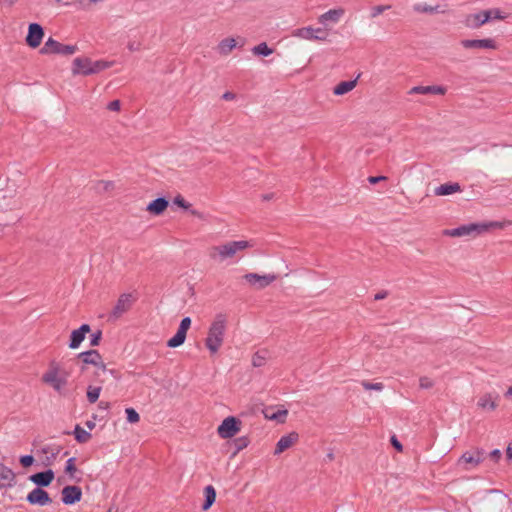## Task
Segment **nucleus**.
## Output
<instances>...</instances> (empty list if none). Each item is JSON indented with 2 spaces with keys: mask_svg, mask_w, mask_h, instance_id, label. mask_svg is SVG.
<instances>
[{
  "mask_svg": "<svg viewBox=\"0 0 512 512\" xmlns=\"http://www.w3.org/2000/svg\"><path fill=\"white\" fill-rule=\"evenodd\" d=\"M250 246L248 241H228L223 244L211 246L208 249V255L211 260L217 263H223L234 259L237 254Z\"/></svg>",
  "mask_w": 512,
  "mask_h": 512,
  "instance_id": "f257e3e1",
  "label": "nucleus"
},
{
  "mask_svg": "<svg viewBox=\"0 0 512 512\" xmlns=\"http://www.w3.org/2000/svg\"><path fill=\"white\" fill-rule=\"evenodd\" d=\"M226 325V316L217 314L209 327L205 345L212 354L217 353L223 344Z\"/></svg>",
  "mask_w": 512,
  "mask_h": 512,
  "instance_id": "f03ea898",
  "label": "nucleus"
},
{
  "mask_svg": "<svg viewBox=\"0 0 512 512\" xmlns=\"http://www.w3.org/2000/svg\"><path fill=\"white\" fill-rule=\"evenodd\" d=\"M498 222L470 223L453 229H446L443 234L450 237H476L487 232L490 228L500 227Z\"/></svg>",
  "mask_w": 512,
  "mask_h": 512,
  "instance_id": "7ed1b4c3",
  "label": "nucleus"
},
{
  "mask_svg": "<svg viewBox=\"0 0 512 512\" xmlns=\"http://www.w3.org/2000/svg\"><path fill=\"white\" fill-rule=\"evenodd\" d=\"M135 302V297L131 293H123L119 296L116 304L111 309V311L107 315L108 322H116L119 320L125 313H127L133 303Z\"/></svg>",
  "mask_w": 512,
  "mask_h": 512,
  "instance_id": "20e7f679",
  "label": "nucleus"
},
{
  "mask_svg": "<svg viewBox=\"0 0 512 512\" xmlns=\"http://www.w3.org/2000/svg\"><path fill=\"white\" fill-rule=\"evenodd\" d=\"M42 381L60 392L67 385V377L61 374L58 364L52 362L49 369L43 374Z\"/></svg>",
  "mask_w": 512,
  "mask_h": 512,
  "instance_id": "39448f33",
  "label": "nucleus"
},
{
  "mask_svg": "<svg viewBox=\"0 0 512 512\" xmlns=\"http://www.w3.org/2000/svg\"><path fill=\"white\" fill-rule=\"evenodd\" d=\"M78 51V47L76 45H66L62 44L52 37L48 38L47 41L44 43L42 48L40 49V54L42 55H51V54H58V55H64L69 56L73 55Z\"/></svg>",
  "mask_w": 512,
  "mask_h": 512,
  "instance_id": "423d86ee",
  "label": "nucleus"
},
{
  "mask_svg": "<svg viewBox=\"0 0 512 512\" xmlns=\"http://www.w3.org/2000/svg\"><path fill=\"white\" fill-rule=\"evenodd\" d=\"M241 429V421L236 417L225 418L217 428L218 435L223 439L232 438Z\"/></svg>",
  "mask_w": 512,
  "mask_h": 512,
  "instance_id": "0eeeda50",
  "label": "nucleus"
},
{
  "mask_svg": "<svg viewBox=\"0 0 512 512\" xmlns=\"http://www.w3.org/2000/svg\"><path fill=\"white\" fill-rule=\"evenodd\" d=\"M294 36L310 41H325L328 33L323 28H313L311 26L299 28L294 32Z\"/></svg>",
  "mask_w": 512,
  "mask_h": 512,
  "instance_id": "6e6552de",
  "label": "nucleus"
},
{
  "mask_svg": "<svg viewBox=\"0 0 512 512\" xmlns=\"http://www.w3.org/2000/svg\"><path fill=\"white\" fill-rule=\"evenodd\" d=\"M277 276L274 274L259 275L257 273H247L244 279L255 289L260 290L276 280Z\"/></svg>",
  "mask_w": 512,
  "mask_h": 512,
  "instance_id": "1a4fd4ad",
  "label": "nucleus"
},
{
  "mask_svg": "<svg viewBox=\"0 0 512 512\" xmlns=\"http://www.w3.org/2000/svg\"><path fill=\"white\" fill-rule=\"evenodd\" d=\"M44 37V30L38 23H31L28 27V34L26 36V43L30 48H37L40 46Z\"/></svg>",
  "mask_w": 512,
  "mask_h": 512,
  "instance_id": "9d476101",
  "label": "nucleus"
},
{
  "mask_svg": "<svg viewBox=\"0 0 512 512\" xmlns=\"http://www.w3.org/2000/svg\"><path fill=\"white\" fill-rule=\"evenodd\" d=\"M484 460V452L477 450L473 453L466 452L460 459L459 464L464 465L465 470H470L471 467H475Z\"/></svg>",
  "mask_w": 512,
  "mask_h": 512,
  "instance_id": "9b49d317",
  "label": "nucleus"
},
{
  "mask_svg": "<svg viewBox=\"0 0 512 512\" xmlns=\"http://www.w3.org/2000/svg\"><path fill=\"white\" fill-rule=\"evenodd\" d=\"M61 495L62 502L66 505H71L81 500L82 490L78 486L69 485L62 489Z\"/></svg>",
  "mask_w": 512,
  "mask_h": 512,
  "instance_id": "f8f14e48",
  "label": "nucleus"
},
{
  "mask_svg": "<svg viewBox=\"0 0 512 512\" xmlns=\"http://www.w3.org/2000/svg\"><path fill=\"white\" fill-rule=\"evenodd\" d=\"M461 45L466 49H496V43L493 39H465Z\"/></svg>",
  "mask_w": 512,
  "mask_h": 512,
  "instance_id": "ddd939ff",
  "label": "nucleus"
},
{
  "mask_svg": "<svg viewBox=\"0 0 512 512\" xmlns=\"http://www.w3.org/2000/svg\"><path fill=\"white\" fill-rule=\"evenodd\" d=\"M299 440V434L297 432H291L287 435L282 436L276 444L274 455H279L291 448Z\"/></svg>",
  "mask_w": 512,
  "mask_h": 512,
  "instance_id": "4468645a",
  "label": "nucleus"
},
{
  "mask_svg": "<svg viewBox=\"0 0 512 512\" xmlns=\"http://www.w3.org/2000/svg\"><path fill=\"white\" fill-rule=\"evenodd\" d=\"M72 73L92 75V60L87 57H77L73 60Z\"/></svg>",
  "mask_w": 512,
  "mask_h": 512,
  "instance_id": "2eb2a0df",
  "label": "nucleus"
},
{
  "mask_svg": "<svg viewBox=\"0 0 512 512\" xmlns=\"http://www.w3.org/2000/svg\"><path fill=\"white\" fill-rule=\"evenodd\" d=\"M27 501L30 504H37L40 506L48 505L52 502L51 498L49 497V494L41 489L40 487L33 489L28 495H27Z\"/></svg>",
  "mask_w": 512,
  "mask_h": 512,
  "instance_id": "dca6fc26",
  "label": "nucleus"
},
{
  "mask_svg": "<svg viewBox=\"0 0 512 512\" xmlns=\"http://www.w3.org/2000/svg\"><path fill=\"white\" fill-rule=\"evenodd\" d=\"M488 23V18L485 15L484 10L477 13L469 14L465 17L464 24L470 29H477Z\"/></svg>",
  "mask_w": 512,
  "mask_h": 512,
  "instance_id": "f3484780",
  "label": "nucleus"
},
{
  "mask_svg": "<svg viewBox=\"0 0 512 512\" xmlns=\"http://www.w3.org/2000/svg\"><path fill=\"white\" fill-rule=\"evenodd\" d=\"M90 331L88 324H83L80 328L73 330L70 336L69 348L76 349L80 346L82 341L85 339L86 333Z\"/></svg>",
  "mask_w": 512,
  "mask_h": 512,
  "instance_id": "a211bd4d",
  "label": "nucleus"
},
{
  "mask_svg": "<svg viewBox=\"0 0 512 512\" xmlns=\"http://www.w3.org/2000/svg\"><path fill=\"white\" fill-rule=\"evenodd\" d=\"M15 485V474L14 472L0 463V489L13 487Z\"/></svg>",
  "mask_w": 512,
  "mask_h": 512,
  "instance_id": "6ab92c4d",
  "label": "nucleus"
},
{
  "mask_svg": "<svg viewBox=\"0 0 512 512\" xmlns=\"http://www.w3.org/2000/svg\"><path fill=\"white\" fill-rule=\"evenodd\" d=\"M30 481H32L34 484L45 487L48 486L54 479V472L52 470H47L44 472H39L36 474H33L29 477Z\"/></svg>",
  "mask_w": 512,
  "mask_h": 512,
  "instance_id": "aec40b11",
  "label": "nucleus"
},
{
  "mask_svg": "<svg viewBox=\"0 0 512 512\" xmlns=\"http://www.w3.org/2000/svg\"><path fill=\"white\" fill-rule=\"evenodd\" d=\"M344 13H345V11L342 8L331 9V10L323 13L322 15H320L318 18V21H319V23L324 24V25L327 22L338 23L340 21V19L342 18V16L344 15Z\"/></svg>",
  "mask_w": 512,
  "mask_h": 512,
  "instance_id": "412c9836",
  "label": "nucleus"
},
{
  "mask_svg": "<svg viewBox=\"0 0 512 512\" xmlns=\"http://www.w3.org/2000/svg\"><path fill=\"white\" fill-rule=\"evenodd\" d=\"M409 94H437L444 95L446 93V88L443 86H415L412 87Z\"/></svg>",
  "mask_w": 512,
  "mask_h": 512,
  "instance_id": "4be33fe9",
  "label": "nucleus"
},
{
  "mask_svg": "<svg viewBox=\"0 0 512 512\" xmlns=\"http://www.w3.org/2000/svg\"><path fill=\"white\" fill-rule=\"evenodd\" d=\"M461 191H462V189H461V186L459 185V183L449 182V183H445V184H442V185L436 187L434 189V194L436 196H446V195H451V194L458 193Z\"/></svg>",
  "mask_w": 512,
  "mask_h": 512,
  "instance_id": "5701e85b",
  "label": "nucleus"
},
{
  "mask_svg": "<svg viewBox=\"0 0 512 512\" xmlns=\"http://www.w3.org/2000/svg\"><path fill=\"white\" fill-rule=\"evenodd\" d=\"M168 205L169 202L165 198L159 197L150 202L146 210L153 215H160L166 210Z\"/></svg>",
  "mask_w": 512,
  "mask_h": 512,
  "instance_id": "b1692460",
  "label": "nucleus"
},
{
  "mask_svg": "<svg viewBox=\"0 0 512 512\" xmlns=\"http://www.w3.org/2000/svg\"><path fill=\"white\" fill-rule=\"evenodd\" d=\"M83 363L98 366L101 364V355L97 350H89L78 354Z\"/></svg>",
  "mask_w": 512,
  "mask_h": 512,
  "instance_id": "393cba45",
  "label": "nucleus"
},
{
  "mask_svg": "<svg viewBox=\"0 0 512 512\" xmlns=\"http://www.w3.org/2000/svg\"><path fill=\"white\" fill-rule=\"evenodd\" d=\"M414 11L418 13H444L446 11L445 7L437 4V5H428L426 3H417L413 6Z\"/></svg>",
  "mask_w": 512,
  "mask_h": 512,
  "instance_id": "a878e982",
  "label": "nucleus"
},
{
  "mask_svg": "<svg viewBox=\"0 0 512 512\" xmlns=\"http://www.w3.org/2000/svg\"><path fill=\"white\" fill-rule=\"evenodd\" d=\"M204 497L205 501L202 505V510L207 511L216 500V490L212 485H208L204 488Z\"/></svg>",
  "mask_w": 512,
  "mask_h": 512,
  "instance_id": "bb28decb",
  "label": "nucleus"
},
{
  "mask_svg": "<svg viewBox=\"0 0 512 512\" xmlns=\"http://www.w3.org/2000/svg\"><path fill=\"white\" fill-rule=\"evenodd\" d=\"M356 84H357V79L350 80V81H342L334 87L333 93L335 95H344V94L350 92L351 90H353L355 88Z\"/></svg>",
  "mask_w": 512,
  "mask_h": 512,
  "instance_id": "cd10ccee",
  "label": "nucleus"
},
{
  "mask_svg": "<svg viewBox=\"0 0 512 512\" xmlns=\"http://www.w3.org/2000/svg\"><path fill=\"white\" fill-rule=\"evenodd\" d=\"M496 397H493L491 394H485L481 396L478 400V406L484 410H493L496 407Z\"/></svg>",
  "mask_w": 512,
  "mask_h": 512,
  "instance_id": "c85d7f7f",
  "label": "nucleus"
},
{
  "mask_svg": "<svg viewBox=\"0 0 512 512\" xmlns=\"http://www.w3.org/2000/svg\"><path fill=\"white\" fill-rule=\"evenodd\" d=\"M236 47V41L234 38L223 39L219 45L218 50L220 54L228 55Z\"/></svg>",
  "mask_w": 512,
  "mask_h": 512,
  "instance_id": "c756f323",
  "label": "nucleus"
},
{
  "mask_svg": "<svg viewBox=\"0 0 512 512\" xmlns=\"http://www.w3.org/2000/svg\"><path fill=\"white\" fill-rule=\"evenodd\" d=\"M186 334L187 333H185L184 331L178 329L176 334L171 339L168 340L167 346L170 348H176L181 346L185 342Z\"/></svg>",
  "mask_w": 512,
  "mask_h": 512,
  "instance_id": "7c9ffc66",
  "label": "nucleus"
},
{
  "mask_svg": "<svg viewBox=\"0 0 512 512\" xmlns=\"http://www.w3.org/2000/svg\"><path fill=\"white\" fill-rule=\"evenodd\" d=\"M41 452L46 455V460L51 463L59 454L60 447L53 445H45L41 448Z\"/></svg>",
  "mask_w": 512,
  "mask_h": 512,
  "instance_id": "2f4dec72",
  "label": "nucleus"
},
{
  "mask_svg": "<svg viewBox=\"0 0 512 512\" xmlns=\"http://www.w3.org/2000/svg\"><path fill=\"white\" fill-rule=\"evenodd\" d=\"M288 411L286 409L277 410L275 412L270 413V409H267L265 412V417L270 420H275L277 422L283 423L285 422Z\"/></svg>",
  "mask_w": 512,
  "mask_h": 512,
  "instance_id": "473e14b6",
  "label": "nucleus"
},
{
  "mask_svg": "<svg viewBox=\"0 0 512 512\" xmlns=\"http://www.w3.org/2000/svg\"><path fill=\"white\" fill-rule=\"evenodd\" d=\"M73 434L79 443H86L91 439V434L80 425H76Z\"/></svg>",
  "mask_w": 512,
  "mask_h": 512,
  "instance_id": "72a5a7b5",
  "label": "nucleus"
},
{
  "mask_svg": "<svg viewBox=\"0 0 512 512\" xmlns=\"http://www.w3.org/2000/svg\"><path fill=\"white\" fill-rule=\"evenodd\" d=\"M252 52L258 56H269L273 53V50L268 47L265 42H262L252 49Z\"/></svg>",
  "mask_w": 512,
  "mask_h": 512,
  "instance_id": "f704fd0d",
  "label": "nucleus"
},
{
  "mask_svg": "<svg viewBox=\"0 0 512 512\" xmlns=\"http://www.w3.org/2000/svg\"><path fill=\"white\" fill-rule=\"evenodd\" d=\"M100 392H101L100 386H89L87 388V400L90 403H95L100 396Z\"/></svg>",
  "mask_w": 512,
  "mask_h": 512,
  "instance_id": "c9c22d12",
  "label": "nucleus"
},
{
  "mask_svg": "<svg viewBox=\"0 0 512 512\" xmlns=\"http://www.w3.org/2000/svg\"><path fill=\"white\" fill-rule=\"evenodd\" d=\"M112 66V62L98 60L92 61V74H97Z\"/></svg>",
  "mask_w": 512,
  "mask_h": 512,
  "instance_id": "e433bc0d",
  "label": "nucleus"
},
{
  "mask_svg": "<svg viewBox=\"0 0 512 512\" xmlns=\"http://www.w3.org/2000/svg\"><path fill=\"white\" fill-rule=\"evenodd\" d=\"M485 15L488 18V22L496 19H504L506 18V15H503V13L499 9H488L484 10Z\"/></svg>",
  "mask_w": 512,
  "mask_h": 512,
  "instance_id": "4c0bfd02",
  "label": "nucleus"
},
{
  "mask_svg": "<svg viewBox=\"0 0 512 512\" xmlns=\"http://www.w3.org/2000/svg\"><path fill=\"white\" fill-rule=\"evenodd\" d=\"M125 412H126V415H127V421L129 423H137V422H139L140 416H139L138 412L135 409L127 408L125 410Z\"/></svg>",
  "mask_w": 512,
  "mask_h": 512,
  "instance_id": "58836bf2",
  "label": "nucleus"
},
{
  "mask_svg": "<svg viewBox=\"0 0 512 512\" xmlns=\"http://www.w3.org/2000/svg\"><path fill=\"white\" fill-rule=\"evenodd\" d=\"M75 466V458H69L66 462L65 472L70 475L71 478L74 477V473L76 472Z\"/></svg>",
  "mask_w": 512,
  "mask_h": 512,
  "instance_id": "ea45409f",
  "label": "nucleus"
},
{
  "mask_svg": "<svg viewBox=\"0 0 512 512\" xmlns=\"http://www.w3.org/2000/svg\"><path fill=\"white\" fill-rule=\"evenodd\" d=\"M390 8H391V5H378V6H374L371 9V17L375 18L378 15L382 14L383 12H385L386 10H389Z\"/></svg>",
  "mask_w": 512,
  "mask_h": 512,
  "instance_id": "a19ab883",
  "label": "nucleus"
},
{
  "mask_svg": "<svg viewBox=\"0 0 512 512\" xmlns=\"http://www.w3.org/2000/svg\"><path fill=\"white\" fill-rule=\"evenodd\" d=\"M362 386L366 389V390H376V391H382L383 388H384V385L380 382L378 383H370L368 381H362Z\"/></svg>",
  "mask_w": 512,
  "mask_h": 512,
  "instance_id": "79ce46f5",
  "label": "nucleus"
},
{
  "mask_svg": "<svg viewBox=\"0 0 512 512\" xmlns=\"http://www.w3.org/2000/svg\"><path fill=\"white\" fill-rule=\"evenodd\" d=\"M173 203L183 209H189L191 206L181 195L176 196Z\"/></svg>",
  "mask_w": 512,
  "mask_h": 512,
  "instance_id": "37998d69",
  "label": "nucleus"
},
{
  "mask_svg": "<svg viewBox=\"0 0 512 512\" xmlns=\"http://www.w3.org/2000/svg\"><path fill=\"white\" fill-rule=\"evenodd\" d=\"M419 385L422 389H429L433 387L434 383L430 378L424 376L419 379Z\"/></svg>",
  "mask_w": 512,
  "mask_h": 512,
  "instance_id": "c03bdc74",
  "label": "nucleus"
},
{
  "mask_svg": "<svg viewBox=\"0 0 512 512\" xmlns=\"http://www.w3.org/2000/svg\"><path fill=\"white\" fill-rule=\"evenodd\" d=\"M190 326H191V319H190V317H185V318H183L181 320L178 329L184 331L185 333H187V331L190 328Z\"/></svg>",
  "mask_w": 512,
  "mask_h": 512,
  "instance_id": "a18cd8bd",
  "label": "nucleus"
},
{
  "mask_svg": "<svg viewBox=\"0 0 512 512\" xmlns=\"http://www.w3.org/2000/svg\"><path fill=\"white\" fill-rule=\"evenodd\" d=\"M265 356L261 355L259 352L253 356L252 363L255 367H260L264 364Z\"/></svg>",
  "mask_w": 512,
  "mask_h": 512,
  "instance_id": "49530a36",
  "label": "nucleus"
},
{
  "mask_svg": "<svg viewBox=\"0 0 512 512\" xmlns=\"http://www.w3.org/2000/svg\"><path fill=\"white\" fill-rule=\"evenodd\" d=\"M34 458L31 455H24L20 457V463L23 467H29L33 464Z\"/></svg>",
  "mask_w": 512,
  "mask_h": 512,
  "instance_id": "de8ad7c7",
  "label": "nucleus"
},
{
  "mask_svg": "<svg viewBox=\"0 0 512 512\" xmlns=\"http://www.w3.org/2000/svg\"><path fill=\"white\" fill-rule=\"evenodd\" d=\"M102 337L101 331H97L91 335L90 344L91 346H97L100 343Z\"/></svg>",
  "mask_w": 512,
  "mask_h": 512,
  "instance_id": "09e8293b",
  "label": "nucleus"
},
{
  "mask_svg": "<svg viewBox=\"0 0 512 512\" xmlns=\"http://www.w3.org/2000/svg\"><path fill=\"white\" fill-rule=\"evenodd\" d=\"M235 445L237 447V451H240L242 449H244L245 447H247L248 445V440L246 437H241V438H238L236 439L235 441Z\"/></svg>",
  "mask_w": 512,
  "mask_h": 512,
  "instance_id": "8fccbe9b",
  "label": "nucleus"
},
{
  "mask_svg": "<svg viewBox=\"0 0 512 512\" xmlns=\"http://www.w3.org/2000/svg\"><path fill=\"white\" fill-rule=\"evenodd\" d=\"M120 107H121V104H120L119 100H114V101L110 102L107 106V108L111 111H119Z\"/></svg>",
  "mask_w": 512,
  "mask_h": 512,
  "instance_id": "3c124183",
  "label": "nucleus"
},
{
  "mask_svg": "<svg viewBox=\"0 0 512 512\" xmlns=\"http://www.w3.org/2000/svg\"><path fill=\"white\" fill-rule=\"evenodd\" d=\"M386 179L387 178L385 176H370V177H368V182L370 184H376V183H378L380 181H384Z\"/></svg>",
  "mask_w": 512,
  "mask_h": 512,
  "instance_id": "603ef678",
  "label": "nucleus"
},
{
  "mask_svg": "<svg viewBox=\"0 0 512 512\" xmlns=\"http://www.w3.org/2000/svg\"><path fill=\"white\" fill-rule=\"evenodd\" d=\"M391 444L395 449H397L399 452L403 450L402 444L398 441V439L395 436L391 437Z\"/></svg>",
  "mask_w": 512,
  "mask_h": 512,
  "instance_id": "864d4df0",
  "label": "nucleus"
},
{
  "mask_svg": "<svg viewBox=\"0 0 512 512\" xmlns=\"http://www.w3.org/2000/svg\"><path fill=\"white\" fill-rule=\"evenodd\" d=\"M235 97H236V96H235V94H234V93H232V92H225V93L223 94V96H222V98H223L224 100H227V101L234 100V99H235Z\"/></svg>",
  "mask_w": 512,
  "mask_h": 512,
  "instance_id": "5fc2aeb1",
  "label": "nucleus"
},
{
  "mask_svg": "<svg viewBox=\"0 0 512 512\" xmlns=\"http://www.w3.org/2000/svg\"><path fill=\"white\" fill-rule=\"evenodd\" d=\"M387 295H388L387 291H381V292L375 294L374 299L375 300H382V299L386 298Z\"/></svg>",
  "mask_w": 512,
  "mask_h": 512,
  "instance_id": "6e6d98bb",
  "label": "nucleus"
},
{
  "mask_svg": "<svg viewBox=\"0 0 512 512\" xmlns=\"http://www.w3.org/2000/svg\"><path fill=\"white\" fill-rule=\"evenodd\" d=\"M139 46H140V45H139V43H137V42H134V41H133V42H129V44H128V49H129L130 51H136V50H138V49H139Z\"/></svg>",
  "mask_w": 512,
  "mask_h": 512,
  "instance_id": "4d7b16f0",
  "label": "nucleus"
},
{
  "mask_svg": "<svg viewBox=\"0 0 512 512\" xmlns=\"http://www.w3.org/2000/svg\"><path fill=\"white\" fill-rule=\"evenodd\" d=\"M501 455V452L500 450L498 449H495L493 450L491 453H490V457L493 459V460H497Z\"/></svg>",
  "mask_w": 512,
  "mask_h": 512,
  "instance_id": "13d9d810",
  "label": "nucleus"
},
{
  "mask_svg": "<svg viewBox=\"0 0 512 512\" xmlns=\"http://www.w3.org/2000/svg\"><path fill=\"white\" fill-rule=\"evenodd\" d=\"M98 369L102 370L103 372H106L108 371L107 367H106V364L103 362V360L101 359V364H99L98 366H96ZM109 372L112 374L113 373V370H109Z\"/></svg>",
  "mask_w": 512,
  "mask_h": 512,
  "instance_id": "bf43d9fd",
  "label": "nucleus"
},
{
  "mask_svg": "<svg viewBox=\"0 0 512 512\" xmlns=\"http://www.w3.org/2000/svg\"><path fill=\"white\" fill-rule=\"evenodd\" d=\"M506 456L508 459H512V443H509L506 448Z\"/></svg>",
  "mask_w": 512,
  "mask_h": 512,
  "instance_id": "052dcab7",
  "label": "nucleus"
},
{
  "mask_svg": "<svg viewBox=\"0 0 512 512\" xmlns=\"http://www.w3.org/2000/svg\"><path fill=\"white\" fill-rule=\"evenodd\" d=\"M99 408H101V409H108V408H109V403H108V402L101 401V402L99 403Z\"/></svg>",
  "mask_w": 512,
  "mask_h": 512,
  "instance_id": "680f3d73",
  "label": "nucleus"
},
{
  "mask_svg": "<svg viewBox=\"0 0 512 512\" xmlns=\"http://www.w3.org/2000/svg\"><path fill=\"white\" fill-rule=\"evenodd\" d=\"M86 425L90 430H92L95 427V423L92 421H87Z\"/></svg>",
  "mask_w": 512,
  "mask_h": 512,
  "instance_id": "e2e57ef3",
  "label": "nucleus"
},
{
  "mask_svg": "<svg viewBox=\"0 0 512 512\" xmlns=\"http://www.w3.org/2000/svg\"><path fill=\"white\" fill-rule=\"evenodd\" d=\"M191 214H193V215H195V216H197V217H200V218L202 217V214H201V213H199V212H198V211H196V210H192V211H191Z\"/></svg>",
  "mask_w": 512,
  "mask_h": 512,
  "instance_id": "0e129e2a",
  "label": "nucleus"
},
{
  "mask_svg": "<svg viewBox=\"0 0 512 512\" xmlns=\"http://www.w3.org/2000/svg\"><path fill=\"white\" fill-rule=\"evenodd\" d=\"M264 200H270L272 198V194H267L263 196Z\"/></svg>",
  "mask_w": 512,
  "mask_h": 512,
  "instance_id": "69168bd1",
  "label": "nucleus"
},
{
  "mask_svg": "<svg viewBox=\"0 0 512 512\" xmlns=\"http://www.w3.org/2000/svg\"><path fill=\"white\" fill-rule=\"evenodd\" d=\"M506 395H512V386L507 389Z\"/></svg>",
  "mask_w": 512,
  "mask_h": 512,
  "instance_id": "338daca9",
  "label": "nucleus"
},
{
  "mask_svg": "<svg viewBox=\"0 0 512 512\" xmlns=\"http://www.w3.org/2000/svg\"><path fill=\"white\" fill-rule=\"evenodd\" d=\"M328 458H329V459H333V454H331V453H330V454H328Z\"/></svg>",
  "mask_w": 512,
  "mask_h": 512,
  "instance_id": "774afa93",
  "label": "nucleus"
}]
</instances>
